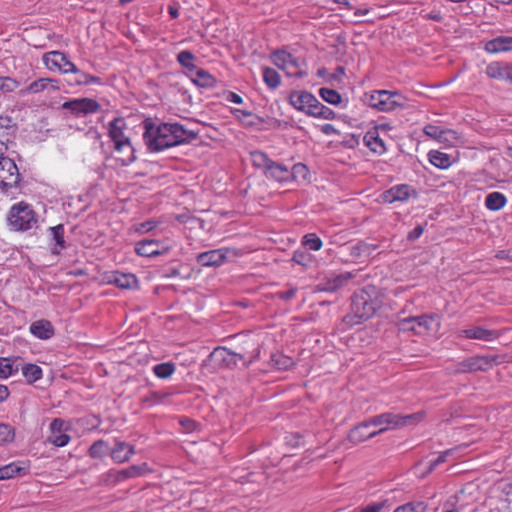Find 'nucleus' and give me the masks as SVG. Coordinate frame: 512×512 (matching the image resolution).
<instances>
[{"label": "nucleus", "mask_w": 512, "mask_h": 512, "mask_svg": "<svg viewBox=\"0 0 512 512\" xmlns=\"http://www.w3.org/2000/svg\"><path fill=\"white\" fill-rule=\"evenodd\" d=\"M9 222L15 230L26 231L36 225L37 219L30 206L21 202L12 206Z\"/></svg>", "instance_id": "nucleus-6"}, {"label": "nucleus", "mask_w": 512, "mask_h": 512, "mask_svg": "<svg viewBox=\"0 0 512 512\" xmlns=\"http://www.w3.org/2000/svg\"><path fill=\"white\" fill-rule=\"evenodd\" d=\"M428 157L430 163L437 168L447 169L448 167L451 166L450 156L446 153L437 150H431L428 153Z\"/></svg>", "instance_id": "nucleus-32"}, {"label": "nucleus", "mask_w": 512, "mask_h": 512, "mask_svg": "<svg viewBox=\"0 0 512 512\" xmlns=\"http://www.w3.org/2000/svg\"><path fill=\"white\" fill-rule=\"evenodd\" d=\"M270 363L272 367L278 370H287L294 365V361L291 357L281 353L272 354Z\"/></svg>", "instance_id": "nucleus-35"}, {"label": "nucleus", "mask_w": 512, "mask_h": 512, "mask_svg": "<svg viewBox=\"0 0 512 512\" xmlns=\"http://www.w3.org/2000/svg\"><path fill=\"white\" fill-rule=\"evenodd\" d=\"M99 104L90 98H79L64 102L62 108L70 110L76 116H85L98 111Z\"/></svg>", "instance_id": "nucleus-13"}, {"label": "nucleus", "mask_w": 512, "mask_h": 512, "mask_svg": "<svg viewBox=\"0 0 512 512\" xmlns=\"http://www.w3.org/2000/svg\"><path fill=\"white\" fill-rule=\"evenodd\" d=\"M302 243L308 249L318 251L322 247V240L314 233L305 235L302 239Z\"/></svg>", "instance_id": "nucleus-47"}, {"label": "nucleus", "mask_w": 512, "mask_h": 512, "mask_svg": "<svg viewBox=\"0 0 512 512\" xmlns=\"http://www.w3.org/2000/svg\"><path fill=\"white\" fill-rule=\"evenodd\" d=\"M106 280L109 284H114L119 288H128V275L125 273L111 272L106 276Z\"/></svg>", "instance_id": "nucleus-40"}, {"label": "nucleus", "mask_w": 512, "mask_h": 512, "mask_svg": "<svg viewBox=\"0 0 512 512\" xmlns=\"http://www.w3.org/2000/svg\"><path fill=\"white\" fill-rule=\"evenodd\" d=\"M507 203L506 196L501 192H491L486 196L485 206L490 211H498Z\"/></svg>", "instance_id": "nucleus-30"}, {"label": "nucleus", "mask_w": 512, "mask_h": 512, "mask_svg": "<svg viewBox=\"0 0 512 512\" xmlns=\"http://www.w3.org/2000/svg\"><path fill=\"white\" fill-rule=\"evenodd\" d=\"M260 356V347L255 348L253 353L249 356L245 354L232 353L226 348H215L209 355L211 361H217L219 363H229L232 357H238L239 360H243L245 364H250L257 360Z\"/></svg>", "instance_id": "nucleus-11"}, {"label": "nucleus", "mask_w": 512, "mask_h": 512, "mask_svg": "<svg viewBox=\"0 0 512 512\" xmlns=\"http://www.w3.org/2000/svg\"><path fill=\"white\" fill-rule=\"evenodd\" d=\"M226 100L235 104H241L243 102L242 97L234 92H229L226 96Z\"/></svg>", "instance_id": "nucleus-64"}, {"label": "nucleus", "mask_w": 512, "mask_h": 512, "mask_svg": "<svg viewBox=\"0 0 512 512\" xmlns=\"http://www.w3.org/2000/svg\"><path fill=\"white\" fill-rule=\"evenodd\" d=\"M253 166L261 169L266 178L277 182H287L291 179L290 169L279 162H275L262 151L255 150L250 153Z\"/></svg>", "instance_id": "nucleus-3"}, {"label": "nucleus", "mask_w": 512, "mask_h": 512, "mask_svg": "<svg viewBox=\"0 0 512 512\" xmlns=\"http://www.w3.org/2000/svg\"><path fill=\"white\" fill-rule=\"evenodd\" d=\"M228 249L221 248L202 252L197 255L196 261L203 267H219L227 260Z\"/></svg>", "instance_id": "nucleus-16"}, {"label": "nucleus", "mask_w": 512, "mask_h": 512, "mask_svg": "<svg viewBox=\"0 0 512 512\" xmlns=\"http://www.w3.org/2000/svg\"><path fill=\"white\" fill-rule=\"evenodd\" d=\"M499 489L503 495V500L507 503L508 507L512 509V479L500 481Z\"/></svg>", "instance_id": "nucleus-46"}, {"label": "nucleus", "mask_w": 512, "mask_h": 512, "mask_svg": "<svg viewBox=\"0 0 512 512\" xmlns=\"http://www.w3.org/2000/svg\"><path fill=\"white\" fill-rule=\"evenodd\" d=\"M388 90H376L367 95V103L370 107L383 112L393 111L395 101H390Z\"/></svg>", "instance_id": "nucleus-17"}, {"label": "nucleus", "mask_w": 512, "mask_h": 512, "mask_svg": "<svg viewBox=\"0 0 512 512\" xmlns=\"http://www.w3.org/2000/svg\"><path fill=\"white\" fill-rule=\"evenodd\" d=\"M19 86V82L11 77H0V95L14 91Z\"/></svg>", "instance_id": "nucleus-48"}, {"label": "nucleus", "mask_w": 512, "mask_h": 512, "mask_svg": "<svg viewBox=\"0 0 512 512\" xmlns=\"http://www.w3.org/2000/svg\"><path fill=\"white\" fill-rule=\"evenodd\" d=\"M169 250L168 246L162 245L154 240H142L136 244L135 251L138 256L153 257L159 256Z\"/></svg>", "instance_id": "nucleus-18"}, {"label": "nucleus", "mask_w": 512, "mask_h": 512, "mask_svg": "<svg viewBox=\"0 0 512 512\" xmlns=\"http://www.w3.org/2000/svg\"><path fill=\"white\" fill-rule=\"evenodd\" d=\"M511 68L512 66L510 65H504L500 62H492L487 66L486 74L492 79L507 80L508 78H511L509 76Z\"/></svg>", "instance_id": "nucleus-29"}, {"label": "nucleus", "mask_w": 512, "mask_h": 512, "mask_svg": "<svg viewBox=\"0 0 512 512\" xmlns=\"http://www.w3.org/2000/svg\"><path fill=\"white\" fill-rule=\"evenodd\" d=\"M451 139H456V132L450 129L444 130L441 138H436L439 142H447Z\"/></svg>", "instance_id": "nucleus-63"}, {"label": "nucleus", "mask_w": 512, "mask_h": 512, "mask_svg": "<svg viewBox=\"0 0 512 512\" xmlns=\"http://www.w3.org/2000/svg\"><path fill=\"white\" fill-rule=\"evenodd\" d=\"M60 89L58 81L52 78H39L31 82L26 88L20 91L25 96L28 94L47 93L51 94Z\"/></svg>", "instance_id": "nucleus-15"}, {"label": "nucleus", "mask_w": 512, "mask_h": 512, "mask_svg": "<svg viewBox=\"0 0 512 512\" xmlns=\"http://www.w3.org/2000/svg\"><path fill=\"white\" fill-rule=\"evenodd\" d=\"M156 227V222L153 220H148L140 224L133 225V230L137 233H145L151 231Z\"/></svg>", "instance_id": "nucleus-54"}, {"label": "nucleus", "mask_w": 512, "mask_h": 512, "mask_svg": "<svg viewBox=\"0 0 512 512\" xmlns=\"http://www.w3.org/2000/svg\"><path fill=\"white\" fill-rule=\"evenodd\" d=\"M193 82L203 88L213 87L216 83L215 78L204 69H197Z\"/></svg>", "instance_id": "nucleus-33"}, {"label": "nucleus", "mask_w": 512, "mask_h": 512, "mask_svg": "<svg viewBox=\"0 0 512 512\" xmlns=\"http://www.w3.org/2000/svg\"><path fill=\"white\" fill-rule=\"evenodd\" d=\"M410 187L405 184L396 185L382 194V199L386 203H393L395 201H406L410 196Z\"/></svg>", "instance_id": "nucleus-22"}, {"label": "nucleus", "mask_w": 512, "mask_h": 512, "mask_svg": "<svg viewBox=\"0 0 512 512\" xmlns=\"http://www.w3.org/2000/svg\"><path fill=\"white\" fill-rule=\"evenodd\" d=\"M263 80L271 89H276L280 85V75L273 68L265 67L263 69Z\"/></svg>", "instance_id": "nucleus-38"}, {"label": "nucleus", "mask_w": 512, "mask_h": 512, "mask_svg": "<svg viewBox=\"0 0 512 512\" xmlns=\"http://www.w3.org/2000/svg\"><path fill=\"white\" fill-rule=\"evenodd\" d=\"M440 326L441 319L436 313L406 317L397 322V327L400 331L413 332L417 335L429 333L433 330L438 331Z\"/></svg>", "instance_id": "nucleus-4"}, {"label": "nucleus", "mask_w": 512, "mask_h": 512, "mask_svg": "<svg viewBox=\"0 0 512 512\" xmlns=\"http://www.w3.org/2000/svg\"><path fill=\"white\" fill-rule=\"evenodd\" d=\"M150 471L147 463H141L139 465H130V478L137 477L147 474Z\"/></svg>", "instance_id": "nucleus-52"}, {"label": "nucleus", "mask_w": 512, "mask_h": 512, "mask_svg": "<svg viewBox=\"0 0 512 512\" xmlns=\"http://www.w3.org/2000/svg\"><path fill=\"white\" fill-rule=\"evenodd\" d=\"M71 440V437L65 433H59L55 435H51L49 437V441L57 446V447H64L66 446Z\"/></svg>", "instance_id": "nucleus-50"}, {"label": "nucleus", "mask_w": 512, "mask_h": 512, "mask_svg": "<svg viewBox=\"0 0 512 512\" xmlns=\"http://www.w3.org/2000/svg\"><path fill=\"white\" fill-rule=\"evenodd\" d=\"M377 248V244L360 241L357 244L350 246L348 249L349 254L353 259H360L369 257Z\"/></svg>", "instance_id": "nucleus-28"}, {"label": "nucleus", "mask_w": 512, "mask_h": 512, "mask_svg": "<svg viewBox=\"0 0 512 512\" xmlns=\"http://www.w3.org/2000/svg\"><path fill=\"white\" fill-rule=\"evenodd\" d=\"M319 113H320V115L317 118H321V119H325V120H332V119H335V117H336V113L332 109H330L326 106L321 108V111Z\"/></svg>", "instance_id": "nucleus-62"}, {"label": "nucleus", "mask_w": 512, "mask_h": 512, "mask_svg": "<svg viewBox=\"0 0 512 512\" xmlns=\"http://www.w3.org/2000/svg\"><path fill=\"white\" fill-rule=\"evenodd\" d=\"M42 61L50 71L62 73H79V69L61 51H50L43 55Z\"/></svg>", "instance_id": "nucleus-9"}, {"label": "nucleus", "mask_w": 512, "mask_h": 512, "mask_svg": "<svg viewBox=\"0 0 512 512\" xmlns=\"http://www.w3.org/2000/svg\"><path fill=\"white\" fill-rule=\"evenodd\" d=\"M124 129L125 120L122 118H116L110 123L109 136L114 142L115 149L118 151L128 144V138L125 136Z\"/></svg>", "instance_id": "nucleus-19"}, {"label": "nucleus", "mask_w": 512, "mask_h": 512, "mask_svg": "<svg viewBox=\"0 0 512 512\" xmlns=\"http://www.w3.org/2000/svg\"><path fill=\"white\" fill-rule=\"evenodd\" d=\"M175 364L172 362H164L160 364H156L152 371L154 374L160 378V379H167L172 376V374L175 372Z\"/></svg>", "instance_id": "nucleus-37"}, {"label": "nucleus", "mask_w": 512, "mask_h": 512, "mask_svg": "<svg viewBox=\"0 0 512 512\" xmlns=\"http://www.w3.org/2000/svg\"><path fill=\"white\" fill-rule=\"evenodd\" d=\"M14 430L8 424L0 423V445L13 441Z\"/></svg>", "instance_id": "nucleus-49"}, {"label": "nucleus", "mask_w": 512, "mask_h": 512, "mask_svg": "<svg viewBox=\"0 0 512 512\" xmlns=\"http://www.w3.org/2000/svg\"><path fill=\"white\" fill-rule=\"evenodd\" d=\"M417 418L418 416L416 414L401 416L399 414L388 412L371 417L367 420V422L371 427H379L378 430H374V432H378L379 435L388 429H396L399 427L407 426L408 424L413 423V421Z\"/></svg>", "instance_id": "nucleus-5"}, {"label": "nucleus", "mask_w": 512, "mask_h": 512, "mask_svg": "<svg viewBox=\"0 0 512 512\" xmlns=\"http://www.w3.org/2000/svg\"><path fill=\"white\" fill-rule=\"evenodd\" d=\"M29 466L22 462H11L0 467V481L14 478L16 476L26 475Z\"/></svg>", "instance_id": "nucleus-24"}, {"label": "nucleus", "mask_w": 512, "mask_h": 512, "mask_svg": "<svg viewBox=\"0 0 512 512\" xmlns=\"http://www.w3.org/2000/svg\"><path fill=\"white\" fill-rule=\"evenodd\" d=\"M194 60H195V56L188 50H183L177 55L178 63L182 67H184L190 71H193L196 69Z\"/></svg>", "instance_id": "nucleus-43"}, {"label": "nucleus", "mask_w": 512, "mask_h": 512, "mask_svg": "<svg viewBox=\"0 0 512 512\" xmlns=\"http://www.w3.org/2000/svg\"><path fill=\"white\" fill-rule=\"evenodd\" d=\"M20 179V173L14 160L3 157V155L0 156V189L8 191L18 187Z\"/></svg>", "instance_id": "nucleus-8"}, {"label": "nucleus", "mask_w": 512, "mask_h": 512, "mask_svg": "<svg viewBox=\"0 0 512 512\" xmlns=\"http://www.w3.org/2000/svg\"><path fill=\"white\" fill-rule=\"evenodd\" d=\"M109 451L112 459L117 463L128 460V445L123 441L116 442L115 446Z\"/></svg>", "instance_id": "nucleus-34"}, {"label": "nucleus", "mask_w": 512, "mask_h": 512, "mask_svg": "<svg viewBox=\"0 0 512 512\" xmlns=\"http://www.w3.org/2000/svg\"><path fill=\"white\" fill-rule=\"evenodd\" d=\"M427 504L422 501L409 502L397 507L394 512H425Z\"/></svg>", "instance_id": "nucleus-44"}, {"label": "nucleus", "mask_w": 512, "mask_h": 512, "mask_svg": "<svg viewBox=\"0 0 512 512\" xmlns=\"http://www.w3.org/2000/svg\"><path fill=\"white\" fill-rule=\"evenodd\" d=\"M359 143V136H356L355 134H348L342 140V145L348 148L357 147Z\"/></svg>", "instance_id": "nucleus-57"}, {"label": "nucleus", "mask_w": 512, "mask_h": 512, "mask_svg": "<svg viewBox=\"0 0 512 512\" xmlns=\"http://www.w3.org/2000/svg\"><path fill=\"white\" fill-rule=\"evenodd\" d=\"M390 101H395L397 104L393 105V110L403 108L405 105V98L397 91H388Z\"/></svg>", "instance_id": "nucleus-56"}, {"label": "nucleus", "mask_w": 512, "mask_h": 512, "mask_svg": "<svg viewBox=\"0 0 512 512\" xmlns=\"http://www.w3.org/2000/svg\"><path fill=\"white\" fill-rule=\"evenodd\" d=\"M460 335L468 339L491 341L496 337V332L477 326L461 330Z\"/></svg>", "instance_id": "nucleus-26"}, {"label": "nucleus", "mask_w": 512, "mask_h": 512, "mask_svg": "<svg viewBox=\"0 0 512 512\" xmlns=\"http://www.w3.org/2000/svg\"><path fill=\"white\" fill-rule=\"evenodd\" d=\"M271 58L273 63L285 71L288 76L303 77L305 75V73L295 70L297 61L291 54L285 51H277L272 54Z\"/></svg>", "instance_id": "nucleus-14"}, {"label": "nucleus", "mask_w": 512, "mask_h": 512, "mask_svg": "<svg viewBox=\"0 0 512 512\" xmlns=\"http://www.w3.org/2000/svg\"><path fill=\"white\" fill-rule=\"evenodd\" d=\"M49 231L51 232L53 240L55 241V246L52 248V253L59 254L61 250L65 249L66 247L64 239V226L59 224L54 227H50Z\"/></svg>", "instance_id": "nucleus-31"}, {"label": "nucleus", "mask_w": 512, "mask_h": 512, "mask_svg": "<svg viewBox=\"0 0 512 512\" xmlns=\"http://www.w3.org/2000/svg\"><path fill=\"white\" fill-rule=\"evenodd\" d=\"M109 450V445L105 441L98 440L89 448V455L92 458H102L109 452Z\"/></svg>", "instance_id": "nucleus-41"}, {"label": "nucleus", "mask_w": 512, "mask_h": 512, "mask_svg": "<svg viewBox=\"0 0 512 512\" xmlns=\"http://www.w3.org/2000/svg\"><path fill=\"white\" fill-rule=\"evenodd\" d=\"M423 132L425 135L436 139L442 137L443 129L437 125L428 124L423 128Z\"/></svg>", "instance_id": "nucleus-51"}, {"label": "nucleus", "mask_w": 512, "mask_h": 512, "mask_svg": "<svg viewBox=\"0 0 512 512\" xmlns=\"http://www.w3.org/2000/svg\"><path fill=\"white\" fill-rule=\"evenodd\" d=\"M315 96L308 91H293L289 95V103L298 111L308 114Z\"/></svg>", "instance_id": "nucleus-20"}, {"label": "nucleus", "mask_w": 512, "mask_h": 512, "mask_svg": "<svg viewBox=\"0 0 512 512\" xmlns=\"http://www.w3.org/2000/svg\"><path fill=\"white\" fill-rule=\"evenodd\" d=\"M371 426L368 424L367 420L356 425L349 432L348 439L350 442L354 444H359L367 439L373 438L378 435V432L369 431Z\"/></svg>", "instance_id": "nucleus-21"}, {"label": "nucleus", "mask_w": 512, "mask_h": 512, "mask_svg": "<svg viewBox=\"0 0 512 512\" xmlns=\"http://www.w3.org/2000/svg\"><path fill=\"white\" fill-rule=\"evenodd\" d=\"M291 172V179L292 178H296L298 176H301L302 178H306L307 174H308V169L306 167V165L302 164V163H297L293 166L292 170H290Z\"/></svg>", "instance_id": "nucleus-55"}, {"label": "nucleus", "mask_w": 512, "mask_h": 512, "mask_svg": "<svg viewBox=\"0 0 512 512\" xmlns=\"http://www.w3.org/2000/svg\"><path fill=\"white\" fill-rule=\"evenodd\" d=\"M352 278V272H344L341 274H333L322 279L316 286L317 291L321 292H336L344 287Z\"/></svg>", "instance_id": "nucleus-12"}, {"label": "nucleus", "mask_w": 512, "mask_h": 512, "mask_svg": "<svg viewBox=\"0 0 512 512\" xmlns=\"http://www.w3.org/2000/svg\"><path fill=\"white\" fill-rule=\"evenodd\" d=\"M499 363V356L497 355L474 356L459 362L455 371L457 373L487 371Z\"/></svg>", "instance_id": "nucleus-7"}, {"label": "nucleus", "mask_w": 512, "mask_h": 512, "mask_svg": "<svg viewBox=\"0 0 512 512\" xmlns=\"http://www.w3.org/2000/svg\"><path fill=\"white\" fill-rule=\"evenodd\" d=\"M296 292H297V288L291 287L287 291L278 292L276 295L281 300L289 301L290 299H292L295 296Z\"/></svg>", "instance_id": "nucleus-60"}, {"label": "nucleus", "mask_w": 512, "mask_h": 512, "mask_svg": "<svg viewBox=\"0 0 512 512\" xmlns=\"http://www.w3.org/2000/svg\"><path fill=\"white\" fill-rule=\"evenodd\" d=\"M320 97L331 105H339L342 102V96L334 89L322 87L319 90Z\"/></svg>", "instance_id": "nucleus-39"}, {"label": "nucleus", "mask_w": 512, "mask_h": 512, "mask_svg": "<svg viewBox=\"0 0 512 512\" xmlns=\"http://www.w3.org/2000/svg\"><path fill=\"white\" fill-rule=\"evenodd\" d=\"M379 308L380 301L376 289L373 286H368L353 294L350 312L343 320L350 326L357 325L374 316Z\"/></svg>", "instance_id": "nucleus-2"}, {"label": "nucleus", "mask_w": 512, "mask_h": 512, "mask_svg": "<svg viewBox=\"0 0 512 512\" xmlns=\"http://www.w3.org/2000/svg\"><path fill=\"white\" fill-rule=\"evenodd\" d=\"M30 332L39 339H49L54 335L52 324L48 320H38L30 325Z\"/></svg>", "instance_id": "nucleus-27"}, {"label": "nucleus", "mask_w": 512, "mask_h": 512, "mask_svg": "<svg viewBox=\"0 0 512 512\" xmlns=\"http://www.w3.org/2000/svg\"><path fill=\"white\" fill-rule=\"evenodd\" d=\"M65 422L60 418H55L50 424L52 435L62 433Z\"/></svg>", "instance_id": "nucleus-59"}, {"label": "nucleus", "mask_w": 512, "mask_h": 512, "mask_svg": "<svg viewBox=\"0 0 512 512\" xmlns=\"http://www.w3.org/2000/svg\"><path fill=\"white\" fill-rule=\"evenodd\" d=\"M387 505V500H383L380 502L371 503L356 512H381L383 508Z\"/></svg>", "instance_id": "nucleus-53"}, {"label": "nucleus", "mask_w": 512, "mask_h": 512, "mask_svg": "<svg viewBox=\"0 0 512 512\" xmlns=\"http://www.w3.org/2000/svg\"><path fill=\"white\" fill-rule=\"evenodd\" d=\"M17 126L9 116H0V156L14 144Z\"/></svg>", "instance_id": "nucleus-10"}, {"label": "nucleus", "mask_w": 512, "mask_h": 512, "mask_svg": "<svg viewBox=\"0 0 512 512\" xmlns=\"http://www.w3.org/2000/svg\"><path fill=\"white\" fill-rule=\"evenodd\" d=\"M143 124L145 129L143 138L151 151H162L197 137L196 133L185 129L179 123L168 122L156 126L151 121L145 120Z\"/></svg>", "instance_id": "nucleus-1"}, {"label": "nucleus", "mask_w": 512, "mask_h": 512, "mask_svg": "<svg viewBox=\"0 0 512 512\" xmlns=\"http://www.w3.org/2000/svg\"><path fill=\"white\" fill-rule=\"evenodd\" d=\"M458 449L459 448L457 447V448H452V449H448V450L441 452L436 459L431 460L429 462L428 472H432L440 464L446 462L449 457H454L456 455Z\"/></svg>", "instance_id": "nucleus-42"}, {"label": "nucleus", "mask_w": 512, "mask_h": 512, "mask_svg": "<svg viewBox=\"0 0 512 512\" xmlns=\"http://www.w3.org/2000/svg\"><path fill=\"white\" fill-rule=\"evenodd\" d=\"M363 142L373 153L382 155L386 151L383 139L380 138L376 128L369 130L363 137Z\"/></svg>", "instance_id": "nucleus-23"}, {"label": "nucleus", "mask_w": 512, "mask_h": 512, "mask_svg": "<svg viewBox=\"0 0 512 512\" xmlns=\"http://www.w3.org/2000/svg\"><path fill=\"white\" fill-rule=\"evenodd\" d=\"M325 105H323L321 102L318 101V99L315 97L314 103L311 104V107L308 110V116L317 118L320 115L321 108H323Z\"/></svg>", "instance_id": "nucleus-58"}, {"label": "nucleus", "mask_w": 512, "mask_h": 512, "mask_svg": "<svg viewBox=\"0 0 512 512\" xmlns=\"http://www.w3.org/2000/svg\"><path fill=\"white\" fill-rule=\"evenodd\" d=\"M22 374L29 384L42 378V369L36 364H26L22 367Z\"/></svg>", "instance_id": "nucleus-36"}, {"label": "nucleus", "mask_w": 512, "mask_h": 512, "mask_svg": "<svg viewBox=\"0 0 512 512\" xmlns=\"http://www.w3.org/2000/svg\"><path fill=\"white\" fill-rule=\"evenodd\" d=\"M424 232V227L422 225H417L413 230L408 233L407 239L409 241H415L418 239Z\"/></svg>", "instance_id": "nucleus-61"}, {"label": "nucleus", "mask_w": 512, "mask_h": 512, "mask_svg": "<svg viewBox=\"0 0 512 512\" xmlns=\"http://www.w3.org/2000/svg\"><path fill=\"white\" fill-rule=\"evenodd\" d=\"M18 371V366L8 358H0V378L6 379Z\"/></svg>", "instance_id": "nucleus-45"}, {"label": "nucleus", "mask_w": 512, "mask_h": 512, "mask_svg": "<svg viewBox=\"0 0 512 512\" xmlns=\"http://www.w3.org/2000/svg\"><path fill=\"white\" fill-rule=\"evenodd\" d=\"M485 50L489 53L512 51V37L499 36L485 44Z\"/></svg>", "instance_id": "nucleus-25"}]
</instances>
